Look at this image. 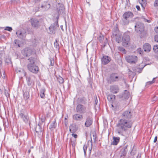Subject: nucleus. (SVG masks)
Instances as JSON below:
<instances>
[{"label":"nucleus","mask_w":158,"mask_h":158,"mask_svg":"<svg viewBox=\"0 0 158 158\" xmlns=\"http://www.w3.org/2000/svg\"><path fill=\"white\" fill-rule=\"evenodd\" d=\"M133 123L130 119H120L116 125L118 133L124 136H127L128 129L131 127Z\"/></svg>","instance_id":"1"},{"label":"nucleus","mask_w":158,"mask_h":158,"mask_svg":"<svg viewBox=\"0 0 158 158\" xmlns=\"http://www.w3.org/2000/svg\"><path fill=\"white\" fill-rule=\"evenodd\" d=\"M29 62L27 65V68L31 72L34 73H37L39 71V68L35 64L34 60L32 57L28 59Z\"/></svg>","instance_id":"2"},{"label":"nucleus","mask_w":158,"mask_h":158,"mask_svg":"<svg viewBox=\"0 0 158 158\" xmlns=\"http://www.w3.org/2000/svg\"><path fill=\"white\" fill-rule=\"evenodd\" d=\"M86 118L85 123V126L86 127H89L92 125L93 122V118L92 117V113L90 112L86 113Z\"/></svg>","instance_id":"3"},{"label":"nucleus","mask_w":158,"mask_h":158,"mask_svg":"<svg viewBox=\"0 0 158 158\" xmlns=\"http://www.w3.org/2000/svg\"><path fill=\"white\" fill-rule=\"evenodd\" d=\"M125 59L127 62L132 64L136 63L138 60L137 57L134 55L127 56Z\"/></svg>","instance_id":"4"},{"label":"nucleus","mask_w":158,"mask_h":158,"mask_svg":"<svg viewBox=\"0 0 158 158\" xmlns=\"http://www.w3.org/2000/svg\"><path fill=\"white\" fill-rule=\"evenodd\" d=\"M135 29L137 32L142 34L144 30V24L140 22H137L135 26Z\"/></svg>","instance_id":"5"},{"label":"nucleus","mask_w":158,"mask_h":158,"mask_svg":"<svg viewBox=\"0 0 158 158\" xmlns=\"http://www.w3.org/2000/svg\"><path fill=\"white\" fill-rule=\"evenodd\" d=\"M119 80V78L116 73H112L111 74L109 77L107 79L108 82L111 84L115 82L118 81Z\"/></svg>","instance_id":"6"},{"label":"nucleus","mask_w":158,"mask_h":158,"mask_svg":"<svg viewBox=\"0 0 158 158\" xmlns=\"http://www.w3.org/2000/svg\"><path fill=\"white\" fill-rule=\"evenodd\" d=\"M132 116V113L129 110L124 111L121 115V119H128L131 120Z\"/></svg>","instance_id":"7"},{"label":"nucleus","mask_w":158,"mask_h":158,"mask_svg":"<svg viewBox=\"0 0 158 158\" xmlns=\"http://www.w3.org/2000/svg\"><path fill=\"white\" fill-rule=\"evenodd\" d=\"M130 37L128 35H124L123 37L122 45L124 47H127L130 44Z\"/></svg>","instance_id":"8"},{"label":"nucleus","mask_w":158,"mask_h":158,"mask_svg":"<svg viewBox=\"0 0 158 158\" xmlns=\"http://www.w3.org/2000/svg\"><path fill=\"white\" fill-rule=\"evenodd\" d=\"M19 118L22 119L25 123H27L29 118L26 112L22 111L19 114Z\"/></svg>","instance_id":"9"},{"label":"nucleus","mask_w":158,"mask_h":158,"mask_svg":"<svg viewBox=\"0 0 158 158\" xmlns=\"http://www.w3.org/2000/svg\"><path fill=\"white\" fill-rule=\"evenodd\" d=\"M76 112L80 114H84L86 112V107L81 104H78L76 106Z\"/></svg>","instance_id":"10"},{"label":"nucleus","mask_w":158,"mask_h":158,"mask_svg":"<svg viewBox=\"0 0 158 158\" xmlns=\"http://www.w3.org/2000/svg\"><path fill=\"white\" fill-rule=\"evenodd\" d=\"M32 52V49L28 47H27L22 50L21 53L24 56H29Z\"/></svg>","instance_id":"11"},{"label":"nucleus","mask_w":158,"mask_h":158,"mask_svg":"<svg viewBox=\"0 0 158 158\" xmlns=\"http://www.w3.org/2000/svg\"><path fill=\"white\" fill-rule=\"evenodd\" d=\"M16 34L18 38L23 40H25L26 35V32L25 31L18 30L16 32Z\"/></svg>","instance_id":"12"},{"label":"nucleus","mask_w":158,"mask_h":158,"mask_svg":"<svg viewBox=\"0 0 158 158\" xmlns=\"http://www.w3.org/2000/svg\"><path fill=\"white\" fill-rule=\"evenodd\" d=\"M102 63L104 65H106L109 63L111 60L110 58L108 56L104 55L101 59Z\"/></svg>","instance_id":"13"},{"label":"nucleus","mask_w":158,"mask_h":158,"mask_svg":"<svg viewBox=\"0 0 158 158\" xmlns=\"http://www.w3.org/2000/svg\"><path fill=\"white\" fill-rule=\"evenodd\" d=\"M31 20V25L33 27L38 28L40 26V23L37 19H32Z\"/></svg>","instance_id":"14"},{"label":"nucleus","mask_w":158,"mask_h":158,"mask_svg":"<svg viewBox=\"0 0 158 158\" xmlns=\"http://www.w3.org/2000/svg\"><path fill=\"white\" fill-rule=\"evenodd\" d=\"M110 92L113 94H116L119 91V89L118 86L116 85H114L110 86Z\"/></svg>","instance_id":"15"},{"label":"nucleus","mask_w":158,"mask_h":158,"mask_svg":"<svg viewBox=\"0 0 158 158\" xmlns=\"http://www.w3.org/2000/svg\"><path fill=\"white\" fill-rule=\"evenodd\" d=\"M17 73L21 77H22L26 75V72L24 69H22L17 68L16 70Z\"/></svg>","instance_id":"16"},{"label":"nucleus","mask_w":158,"mask_h":158,"mask_svg":"<svg viewBox=\"0 0 158 158\" xmlns=\"http://www.w3.org/2000/svg\"><path fill=\"white\" fill-rule=\"evenodd\" d=\"M73 119L77 121H80L83 119V115L79 114H76L73 116Z\"/></svg>","instance_id":"17"},{"label":"nucleus","mask_w":158,"mask_h":158,"mask_svg":"<svg viewBox=\"0 0 158 158\" xmlns=\"http://www.w3.org/2000/svg\"><path fill=\"white\" fill-rule=\"evenodd\" d=\"M133 16V14L130 11L126 12L123 15V17H124L125 18H127L128 19L132 18Z\"/></svg>","instance_id":"18"},{"label":"nucleus","mask_w":158,"mask_h":158,"mask_svg":"<svg viewBox=\"0 0 158 158\" xmlns=\"http://www.w3.org/2000/svg\"><path fill=\"white\" fill-rule=\"evenodd\" d=\"M78 129V128L76 127L75 124H72L69 126V131L71 133H74Z\"/></svg>","instance_id":"19"},{"label":"nucleus","mask_w":158,"mask_h":158,"mask_svg":"<svg viewBox=\"0 0 158 158\" xmlns=\"http://www.w3.org/2000/svg\"><path fill=\"white\" fill-rule=\"evenodd\" d=\"M143 48L145 52H149L151 49V47L149 44L145 43L143 45Z\"/></svg>","instance_id":"20"},{"label":"nucleus","mask_w":158,"mask_h":158,"mask_svg":"<svg viewBox=\"0 0 158 158\" xmlns=\"http://www.w3.org/2000/svg\"><path fill=\"white\" fill-rule=\"evenodd\" d=\"M26 81L27 85L29 86H32L34 84V82L31 77H27L26 78Z\"/></svg>","instance_id":"21"},{"label":"nucleus","mask_w":158,"mask_h":158,"mask_svg":"<svg viewBox=\"0 0 158 158\" xmlns=\"http://www.w3.org/2000/svg\"><path fill=\"white\" fill-rule=\"evenodd\" d=\"M121 34V33L119 31L118 28L116 27L113 31L112 34L113 37L114 38L117 35Z\"/></svg>","instance_id":"22"},{"label":"nucleus","mask_w":158,"mask_h":158,"mask_svg":"<svg viewBox=\"0 0 158 158\" xmlns=\"http://www.w3.org/2000/svg\"><path fill=\"white\" fill-rule=\"evenodd\" d=\"M56 21L55 22L53 23L50 26L51 28L52 27L55 29H56L57 27H58L59 26L58 24V19H59V16L58 15L56 17Z\"/></svg>","instance_id":"23"},{"label":"nucleus","mask_w":158,"mask_h":158,"mask_svg":"<svg viewBox=\"0 0 158 158\" xmlns=\"http://www.w3.org/2000/svg\"><path fill=\"white\" fill-rule=\"evenodd\" d=\"M35 130L37 133L39 134L41 133L43 130L41 125L40 124H38L35 127Z\"/></svg>","instance_id":"24"},{"label":"nucleus","mask_w":158,"mask_h":158,"mask_svg":"<svg viewBox=\"0 0 158 158\" xmlns=\"http://www.w3.org/2000/svg\"><path fill=\"white\" fill-rule=\"evenodd\" d=\"M113 140L111 143V144L114 145H117L119 141V137H113Z\"/></svg>","instance_id":"25"},{"label":"nucleus","mask_w":158,"mask_h":158,"mask_svg":"<svg viewBox=\"0 0 158 158\" xmlns=\"http://www.w3.org/2000/svg\"><path fill=\"white\" fill-rule=\"evenodd\" d=\"M115 41L118 43H119L122 42L123 37H122V34H119L115 37Z\"/></svg>","instance_id":"26"},{"label":"nucleus","mask_w":158,"mask_h":158,"mask_svg":"<svg viewBox=\"0 0 158 158\" xmlns=\"http://www.w3.org/2000/svg\"><path fill=\"white\" fill-rule=\"evenodd\" d=\"M45 90L44 88H42L40 91V96L42 98H44L45 97Z\"/></svg>","instance_id":"27"},{"label":"nucleus","mask_w":158,"mask_h":158,"mask_svg":"<svg viewBox=\"0 0 158 158\" xmlns=\"http://www.w3.org/2000/svg\"><path fill=\"white\" fill-rule=\"evenodd\" d=\"M115 95L112 94L108 95L107 96V99L110 102L113 101L115 99Z\"/></svg>","instance_id":"28"},{"label":"nucleus","mask_w":158,"mask_h":158,"mask_svg":"<svg viewBox=\"0 0 158 158\" xmlns=\"http://www.w3.org/2000/svg\"><path fill=\"white\" fill-rule=\"evenodd\" d=\"M129 23V19L127 18H125L124 17H123L122 19V23L123 25H127Z\"/></svg>","instance_id":"29"},{"label":"nucleus","mask_w":158,"mask_h":158,"mask_svg":"<svg viewBox=\"0 0 158 158\" xmlns=\"http://www.w3.org/2000/svg\"><path fill=\"white\" fill-rule=\"evenodd\" d=\"M64 7L63 5H60L59 7L57 8L59 14H61L62 13H63L64 11Z\"/></svg>","instance_id":"30"},{"label":"nucleus","mask_w":158,"mask_h":158,"mask_svg":"<svg viewBox=\"0 0 158 158\" xmlns=\"http://www.w3.org/2000/svg\"><path fill=\"white\" fill-rule=\"evenodd\" d=\"M56 121L55 120L52 122L51 124L50 127L49 129L51 130H53L56 128Z\"/></svg>","instance_id":"31"},{"label":"nucleus","mask_w":158,"mask_h":158,"mask_svg":"<svg viewBox=\"0 0 158 158\" xmlns=\"http://www.w3.org/2000/svg\"><path fill=\"white\" fill-rule=\"evenodd\" d=\"M5 62L6 64H12V63L11 61V58L9 57H8L7 58H6V59L5 60Z\"/></svg>","instance_id":"32"},{"label":"nucleus","mask_w":158,"mask_h":158,"mask_svg":"<svg viewBox=\"0 0 158 158\" xmlns=\"http://www.w3.org/2000/svg\"><path fill=\"white\" fill-rule=\"evenodd\" d=\"M118 50L124 54H125L127 52L126 50L123 48L121 46L118 47Z\"/></svg>","instance_id":"33"},{"label":"nucleus","mask_w":158,"mask_h":158,"mask_svg":"<svg viewBox=\"0 0 158 158\" xmlns=\"http://www.w3.org/2000/svg\"><path fill=\"white\" fill-rule=\"evenodd\" d=\"M55 30L54 28L52 27L51 28V27H50L49 28V30L48 31V33L52 34L55 33Z\"/></svg>","instance_id":"34"},{"label":"nucleus","mask_w":158,"mask_h":158,"mask_svg":"<svg viewBox=\"0 0 158 158\" xmlns=\"http://www.w3.org/2000/svg\"><path fill=\"white\" fill-rule=\"evenodd\" d=\"M50 7V5L49 4H47L46 5L44 6L42 5L41 7L44 9V10H46L49 8Z\"/></svg>","instance_id":"35"},{"label":"nucleus","mask_w":158,"mask_h":158,"mask_svg":"<svg viewBox=\"0 0 158 158\" xmlns=\"http://www.w3.org/2000/svg\"><path fill=\"white\" fill-rule=\"evenodd\" d=\"M125 93L123 95V97L125 99H127L129 97V94L128 91L126 90H125Z\"/></svg>","instance_id":"36"},{"label":"nucleus","mask_w":158,"mask_h":158,"mask_svg":"<svg viewBox=\"0 0 158 158\" xmlns=\"http://www.w3.org/2000/svg\"><path fill=\"white\" fill-rule=\"evenodd\" d=\"M57 80L60 83H63L64 82L63 78L62 77L60 76L57 78Z\"/></svg>","instance_id":"37"},{"label":"nucleus","mask_w":158,"mask_h":158,"mask_svg":"<svg viewBox=\"0 0 158 158\" xmlns=\"http://www.w3.org/2000/svg\"><path fill=\"white\" fill-rule=\"evenodd\" d=\"M153 50L155 53L158 54V45H154Z\"/></svg>","instance_id":"38"},{"label":"nucleus","mask_w":158,"mask_h":158,"mask_svg":"<svg viewBox=\"0 0 158 158\" xmlns=\"http://www.w3.org/2000/svg\"><path fill=\"white\" fill-rule=\"evenodd\" d=\"M127 154V152L125 149H123L121 151L120 156L121 157L124 156H126Z\"/></svg>","instance_id":"39"},{"label":"nucleus","mask_w":158,"mask_h":158,"mask_svg":"<svg viewBox=\"0 0 158 158\" xmlns=\"http://www.w3.org/2000/svg\"><path fill=\"white\" fill-rule=\"evenodd\" d=\"M78 100L79 102L82 103H84L86 101V100L85 98L84 97H82L79 98Z\"/></svg>","instance_id":"40"},{"label":"nucleus","mask_w":158,"mask_h":158,"mask_svg":"<svg viewBox=\"0 0 158 158\" xmlns=\"http://www.w3.org/2000/svg\"><path fill=\"white\" fill-rule=\"evenodd\" d=\"M76 139H70V141L73 147H74L75 145V141Z\"/></svg>","instance_id":"41"},{"label":"nucleus","mask_w":158,"mask_h":158,"mask_svg":"<svg viewBox=\"0 0 158 158\" xmlns=\"http://www.w3.org/2000/svg\"><path fill=\"white\" fill-rule=\"evenodd\" d=\"M4 92L5 96L7 98H8L10 97V94L8 93V91L6 89H5Z\"/></svg>","instance_id":"42"},{"label":"nucleus","mask_w":158,"mask_h":158,"mask_svg":"<svg viewBox=\"0 0 158 158\" xmlns=\"http://www.w3.org/2000/svg\"><path fill=\"white\" fill-rule=\"evenodd\" d=\"M104 37L103 35H100L98 38V40L101 43L103 42V40L104 39Z\"/></svg>","instance_id":"43"},{"label":"nucleus","mask_w":158,"mask_h":158,"mask_svg":"<svg viewBox=\"0 0 158 158\" xmlns=\"http://www.w3.org/2000/svg\"><path fill=\"white\" fill-rule=\"evenodd\" d=\"M54 44L56 48H59V45L58 43L57 42V40H56V42H54Z\"/></svg>","instance_id":"44"},{"label":"nucleus","mask_w":158,"mask_h":158,"mask_svg":"<svg viewBox=\"0 0 158 158\" xmlns=\"http://www.w3.org/2000/svg\"><path fill=\"white\" fill-rule=\"evenodd\" d=\"M5 30L11 31L12 30V29L11 27H6L5 29Z\"/></svg>","instance_id":"45"},{"label":"nucleus","mask_w":158,"mask_h":158,"mask_svg":"<svg viewBox=\"0 0 158 158\" xmlns=\"http://www.w3.org/2000/svg\"><path fill=\"white\" fill-rule=\"evenodd\" d=\"M14 43L15 44H16L19 47H20L19 40H15L14 41Z\"/></svg>","instance_id":"46"},{"label":"nucleus","mask_w":158,"mask_h":158,"mask_svg":"<svg viewBox=\"0 0 158 158\" xmlns=\"http://www.w3.org/2000/svg\"><path fill=\"white\" fill-rule=\"evenodd\" d=\"M87 148V146H85V145H84L83 147V149L85 155H86Z\"/></svg>","instance_id":"47"},{"label":"nucleus","mask_w":158,"mask_h":158,"mask_svg":"<svg viewBox=\"0 0 158 158\" xmlns=\"http://www.w3.org/2000/svg\"><path fill=\"white\" fill-rule=\"evenodd\" d=\"M155 78H153L152 81L148 82L147 83V84H149V85H151V84H152L155 82V81L154 80Z\"/></svg>","instance_id":"48"},{"label":"nucleus","mask_w":158,"mask_h":158,"mask_svg":"<svg viewBox=\"0 0 158 158\" xmlns=\"http://www.w3.org/2000/svg\"><path fill=\"white\" fill-rule=\"evenodd\" d=\"M154 6L155 7H156L158 6V0H156L155 1L154 4Z\"/></svg>","instance_id":"49"},{"label":"nucleus","mask_w":158,"mask_h":158,"mask_svg":"<svg viewBox=\"0 0 158 158\" xmlns=\"http://www.w3.org/2000/svg\"><path fill=\"white\" fill-rule=\"evenodd\" d=\"M138 51L140 54L141 55L142 54L143 51L141 49V48H138Z\"/></svg>","instance_id":"50"},{"label":"nucleus","mask_w":158,"mask_h":158,"mask_svg":"<svg viewBox=\"0 0 158 158\" xmlns=\"http://www.w3.org/2000/svg\"><path fill=\"white\" fill-rule=\"evenodd\" d=\"M50 65L51 66H53L54 64V61L53 60H51V59H50Z\"/></svg>","instance_id":"51"},{"label":"nucleus","mask_w":158,"mask_h":158,"mask_svg":"<svg viewBox=\"0 0 158 158\" xmlns=\"http://www.w3.org/2000/svg\"><path fill=\"white\" fill-rule=\"evenodd\" d=\"M154 39L155 41L158 42V35H156L155 36Z\"/></svg>","instance_id":"52"},{"label":"nucleus","mask_w":158,"mask_h":158,"mask_svg":"<svg viewBox=\"0 0 158 158\" xmlns=\"http://www.w3.org/2000/svg\"><path fill=\"white\" fill-rule=\"evenodd\" d=\"M143 19L144 21L145 22L148 23H150L151 22V21L150 20H147L145 18H143Z\"/></svg>","instance_id":"53"},{"label":"nucleus","mask_w":158,"mask_h":158,"mask_svg":"<svg viewBox=\"0 0 158 158\" xmlns=\"http://www.w3.org/2000/svg\"><path fill=\"white\" fill-rule=\"evenodd\" d=\"M23 135V132H20L19 135V136L22 137Z\"/></svg>","instance_id":"54"},{"label":"nucleus","mask_w":158,"mask_h":158,"mask_svg":"<svg viewBox=\"0 0 158 158\" xmlns=\"http://www.w3.org/2000/svg\"><path fill=\"white\" fill-rule=\"evenodd\" d=\"M72 135L75 138V139H76L77 137V135L76 134L73 133L72 134Z\"/></svg>","instance_id":"55"},{"label":"nucleus","mask_w":158,"mask_h":158,"mask_svg":"<svg viewBox=\"0 0 158 158\" xmlns=\"http://www.w3.org/2000/svg\"><path fill=\"white\" fill-rule=\"evenodd\" d=\"M154 30L156 33H158V27H156Z\"/></svg>","instance_id":"56"},{"label":"nucleus","mask_w":158,"mask_h":158,"mask_svg":"<svg viewBox=\"0 0 158 158\" xmlns=\"http://www.w3.org/2000/svg\"><path fill=\"white\" fill-rule=\"evenodd\" d=\"M157 136H155L154 138V139L153 142L154 143H156L157 141Z\"/></svg>","instance_id":"57"},{"label":"nucleus","mask_w":158,"mask_h":158,"mask_svg":"<svg viewBox=\"0 0 158 158\" xmlns=\"http://www.w3.org/2000/svg\"><path fill=\"white\" fill-rule=\"evenodd\" d=\"M95 103L94 104H95V106L97 104V103L98 102V99H97V98H96L95 100Z\"/></svg>","instance_id":"58"},{"label":"nucleus","mask_w":158,"mask_h":158,"mask_svg":"<svg viewBox=\"0 0 158 158\" xmlns=\"http://www.w3.org/2000/svg\"><path fill=\"white\" fill-rule=\"evenodd\" d=\"M136 7L138 10H140V7L139 6L137 5L136 6Z\"/></svg>","instance_id":"59"},{"label":"nucleus","mask_w":158,"mask_h":158,"mask_svg":"<svg viewBox=\"0 0 158 158\" xmlns=\"http://www.w3.org/2000/svg\"><path fill=\"white\" fill-rule=\"evenodd\" d=\"M2 77L3 78H5V72H4L3 73V75H2Z\"/></svg>","instance_id":"60"},{"label":"nucleus","mask_w":158,"mask_h":158,"mask_svg":"<svg viewBox=\"0 0 158 158\" xmlns=\"http://www.w3.org/2000/svg\"><path fill=\"white\" fill-rule=\"evenodd\" d=\"M106 40L105 42H104L105 44L103 46L105 47L106 46V44L107 43V38H106Z\"/></svg>","instance_id":"61"},{"label":"nucleus","mask_w":158,"mask_h":158,"mask_svg":"<svg viewBox=\"0 0 158 158\" xmlns=\"http://www.w3.org/2000/svg\"><path fill=\"white\" fill-rule=\"evenodd\" d=\"M92 143H91V148H89V153H91V150H92Z\"/></svg>","instance_id":"62"},{"label":"nucleus","mask_w":158,"mask_h":158,"mask_svg":"<svg viewBox=\"0 0 158 158\" xmlns=\"http://www.w3.org/2000/svg\"><path fill=\"white\" fill-rule=\"evenodd\" d=\"M41 121L42 123H43L45 121V118H41Z\"/></svg>","instance_id":"63"},{"label":"nucleus","mask_w":158,"mask_h":158,"mask_svg":"<svg viewBox=\"0 0 158 158\" xmlns=\"http://www.w3.org/2000/svg\"><path fill=\"white\" fill-rule=\"evenodd\" d=\"M41 0H34L35 3H37L39 2Z\"/></svg>","instance_id":"64"}]
</instances>
